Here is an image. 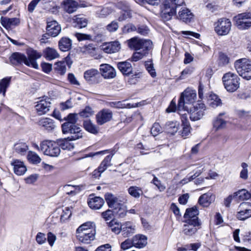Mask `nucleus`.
<instances>
[{
	"mask_svg": "<svg viewBox=\"0 0 251 251\" xmlns=\"http://www.w3.org/2000/svg\"><path fill=\"white\" fill-rule=\"evenodd\" d=\"M27 58L22 53L19 52L13 53L9 57L10 63L14 65H18L24 63L27 66L35 69L38 68L36 60L42 56V53L32 49L29 48L26 50Z\"/></svg>",
	"mask_w": 251,
	"mask_h": 251,
	"instance_id": "f257e3e1",
	"label": "nucleus"
},
{
	"mask_svg": "<svg viewBox=\"0 0 251 251\" xmlns=\"http://www.w3.org/2000/svg\"><path fill=\"white\" fill-rule=\"evenodd\" d=\"M77 116L76 114H69L66 119L67 122L62 125L63 133L71 134L72 139L74 140H77L82 137L81 128L75 124Z\"/></svg>",
	"mask_w": 251,
	"mask_h": 251,
	"instance_id": "f03ea898",
	"label": "nucleus"
},
{
	"mask_svg": "<svg viewBox=\"0 0 251 251\" xmlns=\"http://www.w3.org/2000/svg\"><path fill=\"white\" fill-rule=\"evenodd\" d=\"M161 6V16L164 21H168L173 15L176 14V9L174 7L180 6L184 3V0H162Z\"/></svg>",
	"mask_w": 251,
	"mask_h": 251,
	"instance_id": "7ed1b4c3",
	"label": "nucleus"
},
{
	"mask_svg": "<svg viewBox=\"0 0 251 251\" xmlns=\"http://www.w3.org/2000/svg\"><path fill=\"white\" fill-rule=\"evenodd\" d=\"M196 96L197 94L195 90L190 88L186 89L184 91L181 93L178 101L177 104L178 113L179 112L182 113L186 112L188 114V111L185 110L186 107L185 104L193 103L195 101Z\"/></svg>",
	"mask_w": 251,
	"mask_h": 251,
	"instance_id": "20e7f679",
	"label": "nucleus"
},
{
	"mask_svg": "<svg viewBox=\"0 0 251 251\" xmlns=\"http://www.w3.org/2000/svg\"><path fill=\"white\" fill-rule=\"evenodd\" d=\"M223 82L225 89L229 92H234L240 86V78L233 73L228 72L224 75Z\"/></svg>",
	"mask_w": 251,
	"mask_h": 251,
	"instance_id": "39448f33",
	"label": "nucleus"
},
{
	"mask_svg": "<svg viewBox=\"0 0 251 251\" xmlns=\"http://www.w3.org/2000/svg\"><path fill=\"white\" fill-rule=\"evenodd\" d=\"M238 74L244 79H251V61L246 58L237 60L234 63Z\"/></svg>",
	"mask_w": 251,
	"mask_h": 251,
	"instance_id": "423d86ee",
	"label": "nucleus"
},
{
	"mask_svg": "<svg viewBox=\"0 0 251 251\" xmlns=\"http://www.w3.org/2000/svg\"><path fill=\"white\" fill-rule=\"evenodd\" d=\"M41 151L46 155L57 157L60 154L59 144L52 140H44L41 142Z\"/></svg>",
	"mask_w": 251,
	"mask_h": 251,
	"instance_id": "0eeeda50",
	"label": "nucleus"
},
{
	"mask_svg": "<svg viewBox=\"0 0 251 251\" xmlns=\"http://www.w3.org/2000/svg\"><path fill=\"white\" fill-rule=\"evenodd\" d=\"M214 28L218 36H226L228 34L231 29V22L227 18H222L214 23Z\"/></svg>",
	"mask_w": 251,
	"mask_h": 251,
	"instance_id": "6e6552de",
	"label": "nucleus"
},
{
	"mask_svg": "<svg viewBox=\"0 0 251 251\" xmlns=\"http://www.w3.org/2000/svg\"><path fill=\"white\" fill-rule=\"evenodd\" d=\"M235 25L240 29H247L251 27V13H243L233 18Z\"/></svg>",
	"mask_w": 251,
	"mask_h": 251,
	"instance_id": "1a4fd4ad",
	"label": "nucleus"
},
{
	"mask_svg": "<svg viewBox=\"0 0 251 251\" xmlns=\"http://www.w3.org/2000/svg\"><path fill=\"white\" fill-rule=\"evenodd\" d=\"M205 110V104L201 101H198L190 109V119L192 121L201 120L204 116Z\"/></svg>",
	"mask_w": 251,
	"mask_h": 251,
	"instance_id": "9d476101",
	"label": "nucleus"
},
{
	"mask_svg": "<svg viewBox=\"0 0 251 251\" xmlns=\"http://www.w3.org/2000/svg\"><path fill=\"white\" fill-rule=\"evenodd\" d=\"M117 6L121 10L119 15L117 16L118 20L119 21L122 22L131 17V7L129 4L126 1H120L118 2L117 4Z\"/></svg>",
	"mask_w": 251,
	"mask_h": 251,
	"instance_id": "9b49d317",
	"label": "nucleus"
},
{
	"mask_svg": "<svg viewBox=\"0 0 251 251\" xmlns=\"http://www.w3.org/2000/svg\"><path fill=\"white\" fill-rule=\"evenodd\" d=\"M236 217L238 219L243 221L251 217V203H241L237 208Z\"/></svg>",
	"mask_w": 251,
	"mask_h": 251,
	"instance_id": "f8f14e48",
	"label": "nucleus"
},
{
	"mask_svg": "<svg viewBox=\"0 0 251 251\" xmlns=\"http://www.w3.org/2000/svg\"><path fill=\"white\" fill-rule=\"evenodd\" d=\"M201 222L197 220H185L182 232L187 236H192L195 234L201 227Z\"/></svg>",
	"mask_w": 251,
	"mask_h": 251,
	"instance_id": "ddd939ff",
	"label": "nucleus"
},
{
	"mask_svg": "<svg viewBox=\"0 0 251 251\" xmlns=\"http://www.w3.org/2000/svg\"><path fill=\"white\" fill-rule=\"evenodd\" d=\"M50 99L47 97H43L36 102L35 108L39 115H42L47 113L50 109Z\"/></svg>",
	"mask_w": 251,
	"mask_h": 251,
	"instance_id": "4468645a",
	"label": "nucleus"
},
{
	"mask_svg": "<svg viewBox=\"0 0 251 251\" xmlns=\"http://www.w3.org/2000/svg\"><path fill=\"white\" fill-rule=\"evenodd\" d=\"M113 117L112 112L108 109H103L100 111L96 115V121L100 125L110 121Z\"/></svg>",
	"mask_w": 251,
	"mask_h": 251,
	"instance_id": "2eb2a0df",
	"label": "nucleus"
},
{
	"mask_svg": "<svg viewBox=\"0 0 251 251\" xmlns=\"http://www.w3.org/2000/svg\"><path fill=\"white\" fill-rule=\"evenodd\" d=\"M84 77L87 82L95 84L100 82L101 79V75L98 70L91 69L84 73Z\"/></svg>",
	"mask_w": 251,
	"mask_h": 251,
	"instance_id": "dca6fc26",
	"label": "nucleus"
},
{
	"mask_svg": "<svg viewBox=\"0 0 251 251\" xmlns=\"http://www.w3.org/2000/svg\"><path fill=\"white\" fill-rule=\"evenodd\" d=\"M104 198L108 206L114 210H117L118 208L123 206L122 201L112 193H106L104 195Z\"/></svg>",
	"mask_w": 251,
	"mask_h": 251,
	"instance_id": "f3484780",
	"label": "nucleus"
},
{
	"mask_svg": "<svg viewBox=\"0 0 251 251\" xmlns=\"http://www.w3.org/2000/svg\"><path fill=\"white\" fill-rule=\"evenodd\" d=\"M178 114L180 116L182 126H183L181 135L182 137L186 138L190 133L191 129L190 124L188 120V114L186 112L184 113L179 112Z\"/></svg>",
	"mask_w": 251,
	"mask_h": 251,
	"instance_id": "a211bd4d",
	"label": "nucleus"
},
{
	"mask_svg": "<svg viewBox=\"0 0 251 251\" xmlns=\"http://www.w3.org/2000/svg\"><path fill=\"white\" fill-rule=\"evenodd\" d=\"M100 70L101 73V76H102L104 78H113L116 76L115 70L109 64H101Z\"/></svg>",
	"mask_w": 251,
	"mask_h": 251,
	"instance_id": "6ab92c4d",
	"label": "nucleus"
},
{
	"mask_svg": "<svg viewBox=\"0 0 251 251\" xmlns=\"http://www.w3.org/2000/svg\"><path fill=\"white\" fill-rule=\"evenodd\" d=\"M87 203L92 209L98 210L103 205L104 201L101 197L90 195L88 199Z\"/></svg>",
	"mask_w": 251,
	"mask_h": 251,
	"instance_id": "aec40b11",
	"label": "nucleus"
},
{
	"mask_svg": "<svg viewBox=\"0 0 251 251\" xmlns=\"http://www.w3.org/2000/svg\"><path fill=\"white\" fill-rule=\"evenodd\" d=\"M121 48V45L118 41H114L103 44L101 49L107 53H112L118 51Z\"/></svg>",
	"mask_w": 251,
	"mask_h": 251,
	"instance_id": "412c9836",
	"label": "nucleus"
},
{
	"mask_svg": "<svg viewBox=\"0 0 251 251\" xmlns=\"http://www.w3.org/2000/svg\"><path fill=\"white\" fill-rule=\"evenodd\" d=\"M81 232L87 234L88 233H96V226L94 222H88L80 226L76 231V234Z\"/></svg>",
	"mask_w": 251,
	"mask_h": 251,
	"instance_id": "4be33fe9",
	"label": "nucleus"
},
{
	"mask_svg": "<svg viewBox=\"0 0 251 251\" xmlns=\"http://www.w3.org/2000/svg\"><path fill=\"white\" fill-rule=\"evenodd\" d=\"M46 29L48 34L52 37H56L60 33L61 28L57 22L52 21L48 22Z\"/></svg>",
	"mask_w": 251,
	"mask_h": 251,
	"instance_id": "5701e85b",
	"label": "nucleus"
},
{
	"mask_svg": "<svg viewBox=\"0 0 251 251\" xmlns=\"http://www.w3.org/2000/svg\"><path fill=\"white\" fill-rule=\"evenodd\" d=\"M11 164L13 167L14 173L18 176L23 175L26 172L27 169L24 163L20 160H14Z\"/></svg>",
	"mask_w": 251,
	"mask_h": 251,
	"instance_id": "b1692460",
	"label": "nucleus"
},
{
	"mask_svg": "<svg viewBox=\"0 0 251 251\" xmlns=\"http://www.w3.org/2000/svg\"><path fill=\"white\" fill-rule=\"evenodd\" d=\"M215 196L211 192L205 193L199 199V202L200 205L203 207L208 206L215 201Z\"/></svg>",
	"mask_w": 251,
	"mask_h": 251,
	"instance_id": "393cba45",
	"label": "nucleus"
},
{
	"mask_svg": "<svg viewBox=\"0 0 251 251\" xmlns=\"http://www.w3.org/2000/svg\"><path fill=\"white\" fill-rule=\"evenodd\" d=\"M133 246L141 249L145 247L147 244V237L142 234H138L132 238Z\"/></svg>",
	"mask_w": 251,
	"mask_h": 251,
	"instance_id": "a878e982",
	"label": "nucleus"
},
{
	"mask_svg": "<svg viewBox=\"0 0 251 251\" xmlns=\"http://www.w3.org/2000/svg\"><path fill=\"white\" fill-rule=\"evenodd\" d=\"M178 17L183 22L188 23H190L193 19L194 15L187 8H181L178 12Z\"/></svg>",
	"mask_w": 251,
	"mask_h": 251,
	"instance_id": "bb28decb",
	"label": "nucleus"
},
{
	"mask_svg": "<svg viewBox=\"0 0 251 251\" xmlns=\"http://www.w3.org/2000/svg\"><path fill=\"white\" fill-rule=\"evenodd\" d=\"M199 215V210L196 206H194L190 208L186 209L184 215V218L185 220H197L199 221L198 215Z\"/></svg>",
	"mask_w": 251,
	"mask_h": 251,
	"instance_id": "cd10ccee",
	"label": "nucleus"
},
{
	"mask_svg": "<svg viewBox=\"0 0 251 251\" xmlns=\"http://www.w3.org/2000/svg\"><path fill=\"white\" fill-rule=\"evenodd\" d=\"M124 237H128L135 231V226L130 222H126L122 224V231Z\"/></svg>",
	"mask_w": 251,
	"mask_h": 251,
	"instance_id": "c85d7f7f",
	"label": "nucleus"
},
{
	"mask_svg": "<svg viewBox=\"0 0 251 251\" xmlns=\"http://www.w3.org/2000/svg\"><path fill=\"white\" fill-rule=\"evenodd\" d=\"M227 122L220 117H216L212 121L213 128L215 131L226 128Z\"/></svg>",
	"mask_w": 251,
	"mask_h": 251,
	"instance_id": "c756f323",
	"label": "nucleus"
},
{
	"mask_svg": "<svg viewBox=\"0 0 251 251\" xmlns=\"http://www.w3.org/2000/svg\"><path fill=\"white\" fill-rule=\"evenodd\" d=\"M1 23L6 28H11L18 25L20 23V20L17 18H1Z\"/></svg>",
	"mask_w": 251,
	"mask_h": 251,
	"instance_id": "7c9ffc66",
	"label": "nucleus"
},
{
	"mask_svg": "<svg viewBox=\"0 0 251 251\" xmlns=\"http://www.w3.org/2000/svg\"><path fill=\"white\" fill-rule=\"evenodd\" d=\"M117 67L124 75H128L132 73V67L130 63L128 61L118 63Z\"/></svg>",
	"mask_w": 251,
	"mask_h": 251,
	"instance_id": "2f4dec72",
	"label": "nucleus"
},
{
	"mask_svg": "<svg viewBox=\"0 0 251 251\" xmlns=\"http://www.w3.org/2000/svg\"><path fill=\"white\" fill-rule=\"evenodd\" d=\"M96 233H88V234L81 232L80 234H76L77 239L84 244H89L95 238Z\"/></svg>",
	"mask_w": 251,
	"mask_h": 251,
	"instance_id": "473e14b6",
	"label": "nucleus"
},
{
	"mask_svg": "<svg viewBox=\"0 0 251 251\" xmlns=\"http://www.w3.org/2000/svg\"><path fill=\"white\" fill-rule=\"evenodd\" d=\"M179 123L177 121H170L165 124V129L166 132L172 135L177 132L179 129Z\"/></svg>",
	"mask_w": 251,
	"mask_h": 251,
	"instance_id": "72a5a7b5",
	"label": "nucleus"
},
{
	"mask_svg": "<svg viewBox=\"0 0 251 251\" xmlns=\"http://www.w3.org/2000/svg\"><path fill=\"white\" fill-rule=\"evenodd\" d=\"M64 9L68 13H73L78 7V3L73 0H65L63 1Z\"/></svg>",
	"mask_w": 251,
	"mask_h": 251,
	"instance_id": "f704fd0d",
	"label": "nucleus"
},
{
	"mask_svg": "<svg viewBox=\"0 0 251 251\" xmlns=\"http://www.w3.org/2000/svg\"><path fill=\"white\" fill-rule=\"evenodd\" d=\"M39 125L48 131L53 130L55 126L52 120L50 118H42L39 121Z\"/></svg>",
	"mask_w": 251,
	"mask_h": 251,
	"instance_id": "c9c22d12",
	"label": "nucleus"
},
{
	"mask_svg": "<svg viewBox=\"0 0 251 251\" xmlns=\"http://www.w3.org/2000/svg\"><path fill=\"white\" fill-rule=\"evenodd\" d=\"M58 46L61 51H68L71 48L72 41L69 38L62 37L59 41Z\"/></svg>",
	"mask_w": 251,
	"mask_h": 251,
	"instance_id": "e433bc0d",
	"label": "nucleus"
},
{
	"mask_svg": "<svg viewBox=\"0 0 251 251\" xmlns=\"http://www.w3.org/2000/svg\"><path fill=\"white\" fill-rule=\"evenodd\" d=\"M44 56L48 60H51L59 56L56 50L51 48H47L44 51Z\"/></svg>",
	"mask_w": 251,
	"mask_h": 251,
	"instance_id": "4c0bfd02",
	"label": "nucleus"
},
{
	"mask_svg": "<svg viewBox=\"0 0 251 251\" xmlns=\"http://www.w3.org/2000/svg\"><path fill=\"white\" fill-rule=\"evenodd\" d=\"M208 104L211 107L216 108L218 106H221L222 103L221 100L217 95L214 94H211L209 96Z\"/></svg>",
	"mask_w": 251,
	"mask_h": 251,
	"instance_id": "58836bf2",
	"label": "nucleus"
},
{
	"mask_svg": "<svg viewBox=\"0 0 251 251\" xmlns=\"http://www.w3.org/2000/svg\"><path fill=\"white\" fill-rule=\"evenodd\" d=\"M74 26L79 28L85 27L88 24V20L86 18L82 16H75L73 19Z\"/></svg>",
	"mask_w": 251,
	"mask_h": 251,
	"instance_id": "ea45409f",
	"label": "nucleus"
},
{
	"mask_svg": "<svg viewBox=\"0 0 251 251\" xmlns=\"http://www.w3.org/2000/svg\"><path fill=\"white\" fill-rule=\"evenodd\" d=\"M112 156V155H108L105 157L98 169V172L99 173H103L108 166L111 165V161Z\"/></svg>",
	"mask_w": 251,
	"mask_h": 251,
	"instance_id": "a19ab883",
	"label": "nucleus"
},
{
	"mask_svg": "<svg viewBox=\"0 0 251 251\" xmlns=\"http://www.w3.org/2000/svg\"><path fill=\"white\" fill-rule=\"evenodd\" d=\"M127 192L131 196L136 199L139 198L143 194L141 188L135 186L129 187L127 189Z\"/></svg>",
	"mask_w": 251,
	"mask_h": 251,
	"instance_id": "79ce46f5",
	"label": "nucleus"
},
{
	"mask_svg": "<svg viewBox=\"0 0 251 251\" xmlns=\"http://www.w3.org/2000/svg\"><path fill=\"white\" fill-rule=\"evenodd\" d=\"M28 149V147L25 143L19 142L14 145L15 151L21 155L25 154Z\"/></svg>",
	"mask_w": 251,
	"mask_h": 251,
	"instance_id": "37998d69",
	"label": "nucleus"
},
{
	"mask_svg": "<svg viewBox=\"0 0 251 251\" xmlns=\"http://www.w3.org/2000/svg\"><path fill=\"white\" fill-rule=\"evenodd\" d=\"M108 226L115 234H118L122 231V225L116 220H111L108 223Z\"/></svg>",
	"mask_w": 251,
	"mask_h": 251,
	"instance_id": "c03bdc74",
	"label": "nucleus"
},
{
	"mask_svg": "<svg viewBox=\"0 0 251 251\" xmlns=\"http://www.w3.org/2000/svg\"><path fill=\"white\" fill-rule=\"evenodd\" d=\"M84 128L88 132L93 134H97L98 132V128L97 126L93 124L91 121L86 120L83 123Z\"/></svg>",
	"mask_w": 251,
	"mask_h": 251,
	"instance_id": "a18cd8bd",
	"label": "nucleus"
},
{
	"mask_svg": "<svg viewBox=\"0 0 251 251\" xmlns=\"http://www.w3.org/2000/svg\"><path fill=\"white\" fill-rule=\"evenodd\" d=\"M235 198L237 197L241 200H249L251 197V194L246 189H241L234 193Z\"/></svg>",
	"mask_w": 251,
	"mask_h": 251,
	"instance_id": "49530a36",
	"label": "nucleus"
},
{
	"mask_svg": "<svg viewBox=\"0 0 251 251\" xmlns=\"http://www.w3.org/2000/svg\"><path fill=\"white\" fill-rule=\"evenodd\" d=\"M74 140L72 139V136L71 137H69L68 139H65L62 140L61 143L59 144L60 147H61L62 149L64 150H71L74 149V144L71 142V141Z\"/></svg>",
	"mask_w": 251,
	"mask_h": 251,
	"instance_id": "de8ad7c7",
	"label": "nucleus"
},
{
	"mask_svg": "<svg viewBox=\"0 0 251 251\" xmlns=\"http://www.w3.org/2000/svg\"><path fill=\"white\" fill-rule=\"evenodd\" d=\"M141 39L137 37H133L127 41L128 47L137 51L140 50V45Z\"/></svg>",
	"mask_w": 251,
	"mask_h": 251,
	"instance_id": "09e8293b",
	"label": "nucleus"
},
{
	"mask_svg": "<svg viewBox=\"0 0 251 251\" xmlns=\"http://www.w3.org/2000/svg\"><path fill=\"white\" fill-rule=\"evenodd\" d=\"M141 39L137 37H133L127 41L128 47L137 51L140 50V45Z\"/></svg>",
	"mask_w": 251,
	"mask_h": 251,
	"instance_id": "8fccbe9b",
	"label": "nucleus"
},
{
	"mask_svg": "<svg viewBox=\"0 0 251 251\" xmlns=\"http://www.w3.org/2000/svg\"><path fill=\"white\" fill-rule=\"evenodd\" d=\"M28 160L32 164H37L41 162V158L35 152L29 151L27 155Z\"/></svg>",
	"mask_w": 251,
	"mask_h": 251,
	"instance_id": "3c124183",
	"label": "nucleus"
},
{
	"mask_svg": "<svg viewBox=\"0 0 251 251\" xmlns=\"http://www.w3.org/2000/svg\"><path fill=\"white\" fill-rule=\"evenodd\" d=\"M151 46L152 42L151 40L141 39L140 45V50L139 51L143 52L146 51L148 53V50L151 49Z\"/></svg>",
	"mask_w": 251,
	"mask_h": 251,
	"instance_id": "603ef678",
	"label": "nucleus"
},
{
	"mask_svg": "<svg viewBox=\"0 0 251 251\" xmlns=\"http://www.w3.org/2000/svg\"><path fill=\"white\" fill-rule=\"evenodd\" d=\"M55 70L61 75H64L67 70L66 63L64 61H60L56 62L54 64Z\"/></svg>",
	"mask_w": 251,
	"mask_h": 251,
	"instance_id": "864d4df0",
	"label": "nucleus"
},
{
	"mask_svg": "<svg viewBox=\"0 0 251 251\" xmlns=\"http://www.w3.org/2000/svg\"><path fill=\"white\" fill-rule=\"evenodd\" d=\"M11 77H6L0 81V94L2 93L3 96H5L7 88L8 87Z\"/></svg>",
	"mask_w": 251,
	"mask_h": 251,
	"instance_id": "5fc2aeb1",
	"label": "nucleus"
},
{
	"mask_svg": "<svg viewBox=\"0 0 251 251\" xmlns=\"http://www.w3.org/2000/svg\"><path fill=\"white\" fill-rule=\"evenodd\" d=\"M112 12L111 8L109 7H103L98 9L96 12L97 17L99 18H104Z\"/></svg>",
	"mask_w": 251,
	"mask_h": 251,
	"instance_id": "6e6d98bb",
	"label": "nucleus"
},
{
	"mask_svg": "<svg viewBox=\"0 0 251 251\" xmlns=\"http://www.w3.org/2000/svg\"><path fill=\"white\" fill-rule=\"evenodd\" d=\"M145 66L147 70L152 77H154L156 76V74L153 67V64L151 61L145 62Z\"/></svg>",
	"mask_w": 251,
	"mask_h": 251,
	"instance_id": "4d7b16f0",
	"label": "nucleus"
},
{
	"mask_svg": "<svg viewBox=\"0 0 251 251\" xmlns=\"http://www.w3.org/2000/svg\"><path fill=\"white\" fill-rule=\"evenodd\" d=\"M148 54V52L146 51H144V52L141 51H137L134 52L132 57H131V61L134 62H136L141 59H142L144 56H146Z\"/></svg>",
	"mask_w": 251,
	"mask_h": 251,
	"instance_id": "13d9d810",
	"label": "nucleus"
},
{
	"mask_svg": "<svg viewBox=\"0 0 251 251\" xmlns=\"http://www.w3.org/2000/svg\"><path fill=\"white\" fill-rule=\"evenodd\" d=\"M94 114V111L92 108L89 106L86 107L79 113L81 117L83 118H87L92 116Z\"/></svg>",
	"mask_w": 251,
	"mask_h": 251,
	"instance_id": "bf43d9fd",
	"label": "nucleus"
},
{
	"mask_svg": "<svg viewBox=\"0 0 251 251\" xmlns=\"http://www.w3.org/2000/svg\"><path fill=\"white\" fill-rule=\"evenodd\" d=\"M242 170L240 173V177L242 179L246 180L248 177V164L246 163H242L241 164Z\"/></svg>",
	"mask_w": 251,
	"mask_h": 251,
	"instance_id": "052dcab7",
	"label": "nucleus"
},
{
	"mask_svg": "<svg viewBox=\"0 0 251 251\" xmlns=\"http://www.w3.org/2000/svg\"><path fill=\"white\" fill-rule=\"evenodd\" d=\"M72 214L70 208L68 207H65L62 211V213L60 216V220L64 222L71 216Z\"/></svg>",
	"mask_w": 251,
	"mask_h": 251,
	"instance_id": "680f3d73",
	"label": "nucleus"
},
{
	"mask_svg": "<svg viewBox=\"0 0 251 251\" xmlns=\"http://www.w3.org/2000/svg\"><path fill=\"white\" fill-rule=\"evenodd\" d=\"M119 26L118 22L113 21L107 25L106 28L109 32H113L116 31L119 28Z\"/></svg>",
	"mask_w": 251,
	"mask_h": 251,
	"instance_id": "e2e57ef3",
	"label": "nucleus"
},
{
	"mask_svg": "<svg viewBox=\"0 0 251 251\" xmlns=\"http://www.w3.org/2000/svg\"><path fill=\"white\" fill-rule=\"evenodd\" d=\"M47 238L45 234L42 232H38L36 236V241L39 245H42L46 243Z\"/></svg>",
	"mask_w": 251,
	"mask_h": 251,
	"instance_id": "0e129e2a",
	"label": "nucleus"
},
{
	"mask_svg": "<svg viewBox=\"0 0 251 251\" xmlns=\"http://www.w3.org/2000/svg\"><path fill=\"white\" fill-rule=\"evenodd\" d=\"M137 28L132 24L129 23L125 25L123 28V32L124 33H128L132 31H136Z\"/></svg>",
	"mask_w": 251,
	"mask_h": 251,
	"instance_id": "69168bd1",
	"label": "nucleus"
},
{
	"mask_svg": "<svg viewBox=\"0 0 251 251\" xmlns=\"http://www.w3.org/2000/svg\"><path fill=\"white\" fill-rule=\"evenodd\" d=\"M161 127L158 123H154L151 129V134L153 136L157 135L161 131Z\"/></svg>",
	"mask_w": 251,
	"mask_h": 251,
	"instance_id": "338daca9",
	"label": "nucleus"
},
{
	"mask_svg": "<svg viewBox=\"0 0 251 251\" xmlns=\"http://www.w3.org/2000/svg\"><path fill=\"white\" fill-rule=\"evenodd\" d=\"M152 183L157 187L160 192H163L166 189V186L162 184L161 181L155 176L152 180Z\"/></svg>",
	"mask_w": 251,
	"mask_h": 251,
	"instance_id": "774afa93",
	"label": "nucleus"
}]
</instances>
